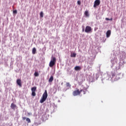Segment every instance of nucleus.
<instances>
[{
	"label": "nucleus",
	"mask_w": 126,
	"mask_h": 126,
	"mask_svg": "<svg viewBox=\"0 0 126 126\" xmlns=\"http://www.w3.org/2000/svg\"><path fill=\"white\" fill-rule=\"evenodd\" d=\"M66 87H69V88H70V87H71V85H70V84L69 83H66Z\"/></svg>",
	"instance_id": "obj_14"
},
{
	"label": "nucleus",
	"mask_w": 126,
	"mask_h": 126,
	"mask_svg": "<svg viewBox=\"0 0 126 126\" xmlns=\"http://www.w3.org/2000/svg\"><path fill=\"white\" fill-rule=\"evenodd\" d=\"M82 32H84V29H83Z\"/></svg>",
	"instance_id": "obj_28"
},
{
	"label": "nucleus",
	"mask_w": 126,
	"mask_h": 126,
	"mask_svg": "<svg viewBox=\"0 0 126 126\" xmlns=\"http://www.w3.org/2000/svg\"><path fill=\"white\" fill-rule=\"evenodd\" d=\"M92 31V28H91V27L89 26H87L86 27V29L85 30V32L86 33H90Z\"/></svg>",
	"instance_id": "obj_4"
},
{
	"label": "nucleus",
	"mask_w": 126,
	"mask_h": 126,
	"mask_svg": "<svg viewBox=\"0 0 126 126\" xmlns=\"http://www.w3.org/2000/svg\"><path fill=\"white\" fill-rule=\"evenodd\" d=\"M105 19L108 21L110 20V19L108 18H106Z\"/></svg>",
	"instance_id": "obj_26"
},
{
	"label": "nucleus",
	"mask_w": 126,
	"mask_h": 126,
	"mask_svg": "<svg viewBox=\"0 0 126 126\" xmlns=\"http://www.w3.org/2000/svg\"><path fill=\"white\" fill-rule=\"evenodd\" d=\"M100 0H95L94 2V7H97V6L100 5Z\"/></svg>",
	"instance_id": "obj_5"
},
{
	"label": "nucleus",
	"mask_w": 126,
	"mask_h": 126,
	"mask_svg": "<svg viewBox=\"0 0 126 126\" xmlns=\"http://www.w3.org/2000/svg\"><path fill=\"white\" fill-rule=\"evenodd\" d=\"M22 119H23V121H25L26 120V117H22Z\"/></svg>",
	"instance_id": "obj_25"
},
{
	"label": "nucleus",
	"mask_w": 126,
	"mask_h": 126,
	"mask_svg": "<svg viewBox=\"0 0 126 126\" xmlns=\"http://www.w3.org/2000/svg\"><path fill=\"white\" fill-rule=\"evenodd\" d=\"M111 36V30H108L106 32V37L107 38H109Z\"/></svg>",
	"instance_id": "obj_7"
},
{
	"label": "nucleus",
	"mask_w": 126,
	"mask_h": 126,
	"mask_svg": "<svg viewBox=\"0 0 126 126\" xmlns=\"http://www.w3.org/2000/svg\"><path fill=\"white\" fill-rule=\"evenodd\" d=\"M116 79H121V74H118L116 75Z\"/></svg>",
	"instance_id": "obj_15"
},
{
	"label": "nucleus",
	"mask_w": 126,
	"mask_h": 126,
	"mask_svg": "<svg viewBox=\"0 0 126 126\" xmlns=\"http://www.w3.org/2000/svg\"><path fill=\"white\" fill-rule=\"evenodd\" d=\"M84 14L86 17H89V12H88V11H85Z\"/></svg>",
	"instance_id": "obj_11"
},
{
	"label": "nucleus",
	"mask_w": 126,
	"mask_h": 126,
	"mask_svg": "<svg viewBox=\"0 0 126 126\" xmlns=\"http://www.w3.org/2000/svg\"><path fill=\"white\" fill-rule=\"evenodd\" d=\"M82 90L79 91V89H77V90L74 91L73 92V96H78L79 95H80V94L81 93Z\"/></svg>",
	"instance_id": "obj_3"
},
{
	"label": "nucleus",
	"mask_w": 126,
	"mask_h": 126,
	"mask_svg": "<svg viewBox=\"0 0 126 126\" xmlns=\"http://www.w3.org/2000/svg\"><path fill=\"white\" fill-rule=\"evenodd\" d=\"M11 108L13 110H14V109H15V108H16V105L15 104H14V103H11Z\"/></svg>",
	"instance_id": "obj_10"
},
{
	"label": "nucleus",
	"mask_w": 126,
	"mask_h": 126,
	"mask_svg": "<svg viewBox=\"0 0 126 126\" xmlns=\"http://www.w3.org/2000/svg\"><path fill=\"white\" fill-rule=\"evenodd\" d=\"M40 17H44V13L42 11L40 13Z\"/></svg>",
	"instance_id": "obj_18"
},
{
	"label": "nucleus",
	"mask_w": 126,
	"mask_h": 126,
	"mask_svg": "<svg viewBox=\"0 0 126 126\" xmlns=\"http://www.w3.org/2000/svg\"><path fill=\"white\" fill-rule=\"evenodd\" d=\"M77 3L79 5H80V4H81V1H80V0H78L77 1Z\"/></svg>",
	"instance_id": "obj_23"
},
{
	"label": "nucleus",
	"mask_w": 126,
	"mask_h": 126,
	"mask_svg": "<svg viewBox=\"0 0 126 126\" xmlns=\"http://www.w3.org/2000/svg\"><path fill=\"white\" fill-rule=\"evenodd\" d=\"M32 53L33 55H35L36 54V48L34 47L32 49Z\"/></svg>",
	"instance_id": "obj_13"
},
{
	"label": "nucleus",
	"mask_w": 126,
	"mask_h": 126,
	"mask_svg": "<svg viewBox=\"0 0 126 126\" xmlns=\"http://www.w3.org/2000/svg\"><path fill=\"white\" fill-rule=\"evenodd\" d=\"M82 90V92H83L84 94H86L87 90Z\"/></svg>",
	"instance_id": "obj_20"
},
{
	"label": "nucleus",
	"mask_w": 126,
	"mask_h": 126,
	"mask_svg": "<svg viewBox=\"0 0 126 126\" xmlns=\"http://www.w3.org/2000/svg\"><path fill=\"white\" fill-rule=\"evenodd\" d=\"M75 70H80L81 69V67L79 66H76L74 68Z\"/></svg>",
	"instance_id": "obj_9"
},
{
	"label": "nucleus",
	"mask_w": 126,
	"mask_h": 126,
	"mask_svg": "<svg viewBox=\"0 0 126 126\" xmlns=\"http://www.w3.org/2000/svg\"><path fill=\"white\" fill-rule=\"evenodd\" d=\"M110 20L111 21H112V20H113V18H111V19H110Z\"/></svg>",
	"instance_id": "obj_27"
},
{
	"label": "nucleus",
	"mask_w": 126,
	"mask_h": 126,
	"mask_svg": "<svg viewBox=\"0 0 126 126\" xmlns=\"http://www.w3.org/2000/svg\"><path fill=\"white\" fill-rule=\"evenodd\" d=\"M37 90V87H34L32 88V92H35Z\"/></svg>",
	"instance_id": "obj_12"
},
{
	"label": "nucleus",
	"mask_w": 126,
	"mask_h": 126,
	"mask_svg": "<svg viewBox=\"0 0 126 126\" xmlns=\"http://www.w3.org/2000/svg\"><path fill=\"white\" fill-rule=\"evenodd\" d=\"M32 96H36V93H35V92H32Z\"/></svg>",
	"instance_id": "obj_22"
},
{
	"label": "nucleus",
	"mask_w": 126,
	"mask_h": 126,
	"mask_svg": "<svg viewBox=\"0 0 126 126\" xmlns=\"http://www.w3.org/2000/svg\"><path fill=\"white\" fill-rule=\"evenodd\" d=\"M53 81H54V76H51V77L49 78L48 81L50 83H51V82H53Z\"/></svg>",
	"instance_id": "obj_8"
},
{
	"label": "nucleus",
	"mask_w": 126,
	"mask_h": 126,
	"mask_svg": "<svg viewBox=\"0 0 126 126\" xmlns=\"http://www.w3.org/2000/svg\"><path fill=\"white\" fill-rule=\"evenodd\" d=\"M34 76L37 77L39 76V73L37 72H35L34 74Z\"/></svg>",
	"instance_id": "obj_19"
},
{
	"label": "nucleus",
	"mask_w": 126,
	"mask_h": 126,
	"mask_svg": "<svg viewBox=\"0 0 126 126\" xmlns=\"http://www.w3.org/2000/svg\"><path fill=\"white\" fill-rule=\"evenodd\" d=\"M26 121L28 123H31V120H30V119L29 118H27L26 119Z\"/></svg>",
	"instance_id": "obj_21"
},
{
	"label": "nucleus",
	"mask_w": 126,
	"mask_h": 126,
	"mask_svg": "<svg viewBox=\"0 0 126 126\" xmlns=\"http://www.w3.org/2000/svg\"><path fill=\"white\" fill-rule=\"evenodd\" d=\"M17 84L20 87H21L22 86V84H21V79H19L17 80Z\"/></svg>",
	"instance_id": "obj_6"
},
{
	"label": "nucleus",
	"mask_w": 126,
	"mask_h": 126,
	"mask_svg": "<svg viewBox=\"0 0 126 126\" xmlns=\"http://www.w3.org/2000/svg\"><path fill=\"white\" fill-rule=\"evenodd\" d=\"M112 77H115L116 76V73L114 72H111Z\"/></svg>",
	"instance_id": "obj_16"
},
{
	"label": "nucleus",
	"mask_w": 126,
	"mask_h": 126,
	"mask_svg": "<svg viewBox=\"0 0 126 126\" xmlns=\"http://www.w3.org/2000/svg\"><path fill=\"white\" fill-rule=\"evenodd\" d=\"M13 13H15V14L17 13V10H14Z\"/></svg>",
	"instance_id": "obj_24"
},
{
	"label": "nucleus",
	"mask_w": 126,
	"mask_h": 126,
	"mask_svg": "<svg viewBox=\"0 0 126 126\" xmlns=\"http://www.w3.org/2000/svg\"><path fill=\"white\" fill-rule=\"evenodd\" d=\"M71 58H75L76 57V54L73 53L71 55Z\"/></svg>",
	"instance_id": "obj_17"
},
{
	"label": "nucleus",
	"mask_w": 126,
	"mask_h": 126,
	"mask_svg": "<svg viewBox=\"0 0 126 126\" xmlns=\"http://www.w3.org/2000/svg\"><path fill=\"white\" fill-rule=\"evenodd\" d=\"M47 98H48V93L47 92V90H45L40 100V103H42L43 102H45V101L47 100Z\"/></svg>",
	"instance_id": "obj_1"
},
{
	"label": "nucleus",
	"mask_w": 126,
	"mask_h": 126,
	"mask_svg": "<svg viewBox=\"0 0 126 126\" xmlns=\"http://www.w3.org/2000/svg\"><path fill=\"white\" fill-rule=\"evenodd\" d=\"M56 62H57V60L56 59V58L55 57L52 58L51 61L49 63V66L50 67H53L54 65L56 64Z\"/></svg>",
	"instance_id": "obj_2"
}]
</instances>
